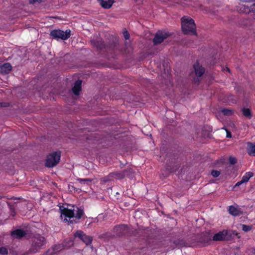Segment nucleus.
Wrapping results in <instances>:
<instances>
[{
	"mask_svg": "<svg viewBox=\"0 0 255 255\" xmlns=\"http://www.w3.org/2000/svg\"><path fill=\"white\" fill-rule=\"evenodd\" d=\"M60 210L62 219L64 217V221L70 223H76L77 221L74 218H76V220H79L84 214L83 209L74 206H71V208L60 206Z\"/></svg>",
	"mask_w": 255,
	"mask_h": 255,
	"instance_id": "1",
	"label": "nucleus"
},
{
	"mask_svg": "<svg viewBox=\"0 0 255 255\" xmlns=\"http://www.w3.org/2000/svg\"><path fill=\"white\" fill-rule=\"evenodd\" d=\"M182 29L185 34H191L195 35L196 25L194 20L191 18L183 17L181 19Z\"/></svg>",
	"mask_w": 255,
	"mask_h": 255,
	"instance_id": "2",
	"label": "nucleus"
},
{
	"mask_svg": "<svg viewBox=\"0 0 255 255\" xmlns=\"http://www.w3.org/2000/svg\"><path fill=\"white\" fill-rule=\"evenodd\" d=\"M61 152L55 151L49 153L45 160V166L47 167L52 168L57 165L60 161Z\"/></svg>",
	"mask_w": 255,
	"mask_h": 255,
	"instance_id": "3",
	"label": "nucleus"
},
{
	"mask_svg": "<svg viewBox=\"0 0 255 255\" xmlns=\"http://www.w3.org/2000/svg\"><path fill=\"white\" fill-rule=\"evenodd\" d=\"M45 239L40 235H37L33 239L32 247L30 249L31 252L36 253L45 244Z\"/></svg>",
	"mask_w": 255,
	"mask_h": 255,
	"instance_id": "4",
	"label": "nucleus"
},
{
	"mask_svg": "<svg viewBox=\"0 0 255 255\" xmlns=\"http://www.w3.org/2000/svg\"><path fill=\"white\" fill-rule=\"evenodd\" d=\"M50 35L54 39L57 40L61 39L62 40H66L69 38L71 35V31L69 29L65 31L60 29L53 30L50 32Z\"/></svg>",
	"mask_w": 255,
	"mask_h": 255,
	"instance_id": "5",
	"label": "nucleus"
},
{
	"mask_svg": "<svg viewBox=\"0 0 255 255\" xmlns=\"http://www.w3.org/2000/svg\"><path fill=\"white\" fill-rule=\"evenodd\" d=\"M129 229L127 225L120 224L115 226L113 228V232L114 234L113 235L118 237L125 236L129 232Z\"/></svg>",
	"mask_w": 255,
	"mask_h": 255,
	"instance_id": "6",
	"label": "nucleus"
},
{
	"mask_svg": "<svg viewBox=\"0 0 255 255\" xmlns=\"http://www.w3.org/2000/svg\"><path fill=\"white\" fill-rule=\"evenodd\" d=\"M170 35L169 32L158 31L155 35L153 42L154 45L161 43L164 39Z\"/></svg>",
	"mask_w": 255,
	"mask_h": 255,
	"instance_id": "7",
	"label": "nucleus"
},
{
	"mask_svg": "<svg viewBox=\"0 0 255 255\" xmlns=\"http://www.w3.org/2000/svg\"><path fill=\"white\" fill-rule=\"evenodd\" d=\"M74 236L75 238H78L82 240L86 245L91 244L93 241V237L92 236L86 235L81 230L77 231Z\"/></svg>",
	"mask_w": 255,
	"mask_h": 255,
	"instance_id": "8",
	"label": "nucleus"
},
{
	"mask_svg": "<svg viewBox=\"0 0 255 255\" xmlns=\"http://www.w3.org/2000/svg\"><path fill=\"white\" fill-rule=\"evenodd\" d=\"M232 236L230 232L226 230H223L215 234L213 237V241H223L229 240Z\"/></svg>",
	"mask_w": 255,
	"mask_h": 255,
	"instance_id": "9",
	"label": "nucleus"
},
{
	"mask_svg": "<svg viewBox=\"0 0 255 255\" xmlns=\"http://www.w3.org/2000/svg\"><path fill=\"white\" fill-rule=\"evenodd\" d=\"M193 68L195 70V75L197 77L196 79H194V82H199V80L198 77H200L203 75L205 72V69L202 66L200 65L198 62H196L194 64Z\"/></svg>",
	"mask_w": 255,
	"mask_h": 255,
	"instance_id": "10",
	"label": "nucleus"
},
{
	"mask_svg": "<svg viewBox=\"0 0 255 255\" xmlns=\"http://www.w3.org/2000/svg\"><path fill=\"white\" fill-rule=\"evenodd\" d=\"M27 234V232L22 229H17L11 232V236L15 239H21L25 237Z\"/></svg>",
	"mask_w": 255,
	"mask_h": 255,
	"instance_id": "11",
	"label": "nucleus"
},
{
	"mask_svg": "<svg viewBox=\"0 0 255 255\" xmlns=\"http://www.w3.org/2000/svg\"><path fill=\"white\" fill-rule=\"evenodd\" d=\"M254 175V174L252 172H248L246 173L245 175H244L240 181L238 182L235 186L234 187V188H236V187L239 186L241 184L247 183L248 182L250 178L253 177Z\"/></svg>",
	"mask_w": 255,
	"mask_h": 255,
	"instance_id": "12",
	"label": "nucleus"
},
{
	"mask_svg": "<svg viewBox=\"0 0 255 255\" xmlns=\"http://www.w3.org/2000/svg\"><path fill=\"white\" fill-rule=\"evenodd\" d=\"M91 43L93 47L96 48L98 50H101L106 48V45L102 40H91Z\"/></svg>",
	"mask_w": 255,
	"mask_h": 255,
	"instance_id": "13",
	"label": "nucleus"
},
{
	"mask_svg": "<svg viewBox=\"0 0 255 255\" xmlns=\"http://www.w3.org/2000/svg\"><path fill=\"white\" fill-rule=\"evenodd\" d=\"M110 176H112L113 178L118 180H121L125 177V174L123 170L111 172L110 173Z\"/></svg>",
	"mask_w": 255,
	"mask_h": 255,
	"instance_id": "14",
	"label": "nucleus"
},
{
	"mask_svg": "<svg viewBox=\"0 0 255 255\" xmlns=\"http://www.w3.org/2000/svg\"><path fill=\"white\" fill-rule=\"evenodd\" d=\"M81 80H77L75 82L74 87L72 88V92L75 95H79V92L81 90Z\"/></svg>",
	"mask_w": 255,
	"mask_h": 255,
	"instance_id": "15",
	"label": "nucleus"
},
{
	"mask_svg": "<svg viewBox=\"0 0 255 255\" xmlns=\"http://www.w3.org/2000/svg\"><path fill=\"white\" fill-rule=\"evenodd\" d=\"M11 68L12 67L10 64L8 63H4L0 66V72L4 74H7L11 70Z\"/></svg>",
	"mask_w": 255,
	"mask_h": 255,
	"instance_id": "16",
	"label": "nucleus"
},
{
	"mask_svg": "<svg viewBox=\"0 0 255 255\" xmlns=\"http://www.w3.org/2000/svg\"><path fill=\"white\" fill-rule=\"evenodd\" d=\"M100 1V4L104 8H110L113 5L114 0H98Z\"/></svg>",
	"mask_w": 255,
	"mask_h": 255,
	"instance_id": "17",
	"label": "nucleus"
},
{
	"mask_svg": "<svg viewBox=\"0 0 255 255\" xmlns=\"http://www.w3.org/2000/svg\"><path fill=\"white\" fill-rule=\"evenodd\" d=\"M228 211L230 214L234 216H239L242 213L240 209L233 206H229Z\"/></svg>",
	"mask_w": 255,
	"mask_h": 255,
	"instance_id": "18",
	"label": "nucleus"
},
{
	"mask_svg": "<svg viewBox=\"0 0 255 255\" xmlns=\"http://www.w3.org/2000/svg\"><path fill=\"white\" fill-rule=\"evenodd\" d=\"M248 153L249 155L255 156V144L251 142L248 143Z\"/></svg>",
	"mask_w": 255,
	"mask_h": 255,
	"instance_id": "19",
	"label": "nucleus"
},
{
	"mask_svg": "<svg viewBox=\"0 0 255 255\" xmlns=\"http://www.w3.org/2000/svg\"><path fill=\"white\" fill-rule=\"evenodd\" d=\"M77 180L82 185H90L91 182L93 181L92 179L90 178H86V179H82V178H78Z\"/></svg>",
	"mask_w": 255,
	"mask_h": 255,
	"instance_id": "20",
	"label": "nucleus"
},
{
	"mask_svg": "<svg viewBox=\"0 0 255 255\" xmlns=\"http://www.w3.org/2000/svg\"><path fill=\"white\" fill-rule=\"evenodd\" d=\"M123 171L125 174V177L127 176L130 179H132L134 177V172L131 168H128Z\"/></svg>",
	"mask_w": 255,
	"mask_h": 255,
	"instance_id": "21",
	"label": "nucleus"
},
{
	"mask_svg": "<svg viewBox=\"0 0 255 255\" xmlns=\"http://www.w3.org/2000/svg\"><path fill=\"white\" fill-rule=\"evenodd\" d=\"M174 244L177 248H181L186 246V242L183 240H176L174 241Z\"/></svg>",
	"mask_w": 255,
	"mask_h": 255,
	"instance_id": "22",
	"label": "nucleus"
},
{
	"mask_svg": "<svg viewBox=\"0 0 255 255\" xmlns=\"http://www.w3.org/2000/svg\"><path fill=\"white\" fill-rule=\"evenodd\" d=\"M114 235L111 234L110 233H106L102 234L99 236V238L104 240H109V239L112 238Z\"/></svg>",
	"mask_w": 255,
	"mask_h": 255,
	"instance_id": "23",
	"label": "nucleus"
},
{
	"mask_svg": "<svg viewBox=\"0 0 255 255\" xmlns=\"http://www.w3.org/2000/svg\"><path fill=\"white\" fill-rule=\"evenodd\" d=\"M61 249L60 245H55L52 247V250L53 252L49 253V251H47L45 253V255H53L55 253L58 252Z\"/></svg>",
	"mask_w": 255,
	"mask_h": 255,
	"instance_id": "24",
	"label": "nucleus"
},
{
	"mask_svg": "<svg viewBox=\"0 0 255 255\" xmlns=\"http://www.w3.org/2000/svg\"><path fill=\"white\" fill-rule=\"evenodd\" d=\"M242 111H243V115L245 117L249 118H251V111L249 109L243 108L242 110Z\"/></svg>",
	"mask_w": 255,
	"mask_h": 255,
	"instance_id": "25",
	"label": "nucleus"
},
{
	"mask_svg": "<svg viewBox=\"0 0 255 255\" xmlns=\"http://www.w3.org/2000/svg\"><path fill=\"white\" fill-rule=\"evenodd\" d=\"M222 113L226 116L232 115L233 113V111L229 109H223L221 110Z\"/></svg>",
	"mask_w": 255,
	"mask_h": 255,
	"instance_id": "26",
	"label": "nucleus"
},
{
	"mask_svg": "<svg viewBox=\"0 0 255 255\" xmlns=\"http://www.w3.org/2000/svg\"><path fill=\"white\" fill-rule=\"evenodd\" d=\"M112 180H113L112 176H110V174H109L107 176H106L105 177L101 178V181L105 183L107 182L112 181Z\"/></svg>",
	"mask_w": 255,
	"mask_h": 255,
	"instance_id": "27",
	"label": "nucleus"
},
{
	"mask_svg": "<svg viewBox=\"0 0 255 255\" xmlns=\"http://www.w3.org/2000/svg\"><path fill=\"white\" fill-rule=\"evenodd\" d=\"M203 237H204V239L201 241L202 243H207L211 240L210 237L209 235H204Z\"/></svg>",
	"mask_w": 255,
	"mask_h": 255,
	"instance_id": "28",
	"label": "nucleus"
},
{
	"mask_svg": "<svg viewBox=\"0 0 255 255\" xmlns=\"http://www.w3.org/2000/svg\"><path fill=\"white\" fill-rule=\"evenodd\" d=\"M251 229H252L251 226L246 225L244 224L242 225V230L244 231L247 232L250 231Z\"/></svg>",
	"mask_w": 255,
	"mask_h": 255,
	"instance_id": "29",
	"label": "nucleus"
},
{
	"mask_svg": "<svg viewBox=\"0 0 255 255\" xmlns=\"http://www.w3.org/2000/svg\"><path fill=\"white\" fill-rule=\"evenodd\" d=\"M220 174H221L220 172L218 170H213L211 172V175L214 177H218L220 175Z\"/></svg>",
	"mask_w": 255,
	"mask_h": 255,
	"instance_id": "30",
	"label": "nucleus"
},
{
	"mask_svg": "<svg viewBox=\"0 0 255 255\" xmlns=\"http://www.w3.org/2000/svg\"><path fill=\"white\" fill-rule=\"evenodd\" d=\"M7 250L5 248L1 247L0 248V254L1 255H6L7 254Z\"/></svg>",
	"mask_w": 255,
	"mask_h": 255,
	"instance_id": "31",
	"label": "nucleus"
},
{
	"mask_svg": "<svg viewBox=\"0 0 255 255\" xmlns=\"http://www.w3.org/2000/svg\"><path fill=\"white\" fill-rule=\"evenodd\" d=\"M229 162L231 164L234 165L237 163V159L235 157L231 156L229 158Z\"/></svg>",
	"mask_w": 255,
	"mask_h": 255,
	"instance_id": "32",
	"label": "nucleus"
},
{
	"mask_svg": "<svg viewBox=\"0 0 255 255\" xmlns=\"http://www.w3.org/2000/svg\"><path fill=\"white\" fill-rule=\"evenodd\" d=\"M123 35L126 39H128L129 38V34L128 31L125 30L124 31Z\"/></svg>",
	"mask_w": 255,
	"mask_h": 255,
	"instance_id": "33",
	"label": "nucleus"
},
{
	"mask_svg": "<svg viewBox=\"0 0 255 255\" xmlns=\"http://www.w3.org/2000/svg\"><path fill=\"white\" fill-rule=\"evenodd\" d=\"M45 0H29V3H34L35 2H41L44 1Z\"/></svg>",
	"mask_w": 255,
	"mask_h": 255,
	"instance_id": "34",
	"label": "nucleus"
},
{
	"mask_svg": "<svg viewBox=\"0 0 255 255\" xmlns=\"http://www.w3.org/2000/svg\"><path fill=\"white\" fill-rule=\"evenodd\" d=\"M250 12L254 13L255 15V3H254L250 9Z\"/></svg>",
	"mask_w": 255,
	"mask_h": 255,
	"instance_id": "35",
	"label": "nucleus"
},
{
	"mask_svg": "<svg viewBox=\"0 0 255 255\" xmlns=\"http://www.w3.org/2000/svg\"><path fill=\"white\" fill-rule=\"evenodd\" d=\"M9 106L8 103H0V107H7Z\"/></svg>",
	"mask_w": 255,
	"mask_h": 255,
	"instance_id": "36",
	"label": "nucleus"
},
{
	"mask_svg": "<svg viewBox=\"0 0 255 255\" xmlns=\"http://www.w3.org/2000/svg\"><path fill=\"white\" fill-rule=\"evenodd\" d=\"M226 131H227V135H226L227 137L231 138L232 137L231 132L227 129H226Z\"/></svg>",
	"mask_w": 255,
	"mask_h": 255,
	"instance_id": "37",
	"label": "nucleus"
},
{
	"mask_svg": "<svg viewBox=\"0 0 255 255\" xmlns=\"http://www.w3.org/2000/svg\"><path fill=\"white\" fill-rule=\"evenodd\" d=\"M10 210H11V212H14L13 208H12L11 207H10Z\"/></svg>",
	"mask_w": 255,
	"mask_h": 255,
	"instance_id": "38",
	"label": "nucleus"
},
{
	"mask_svg": "<svg viewBox=\"0 0 255 255\" xmlns=\"http://www.w3.org/2000/svg\"><path fill=\"white\" fill-rule=\"evenodd\" d=\"M227 71H228V72H230V69L229 68H227Z\"/></svg>",
	"mask_w": 255,
	"mask_h": 255,
	"instance_id": "39",
	"label": "nucleus"
},
{
	"mask_svg": "<svg viewBox=\"0 0 255 255\" xmlns=\"http://www.w3.org/2000/svg\"><path fill=\"white\" fill-rule=\"evenodd\" d=\"M1 198V196H0V199Z\"/></svg>",
	"mask_w": 255,
	"mask_h": 255,
	"instance_id": "40",
	"label": "nucleus"
}]
</instances>
